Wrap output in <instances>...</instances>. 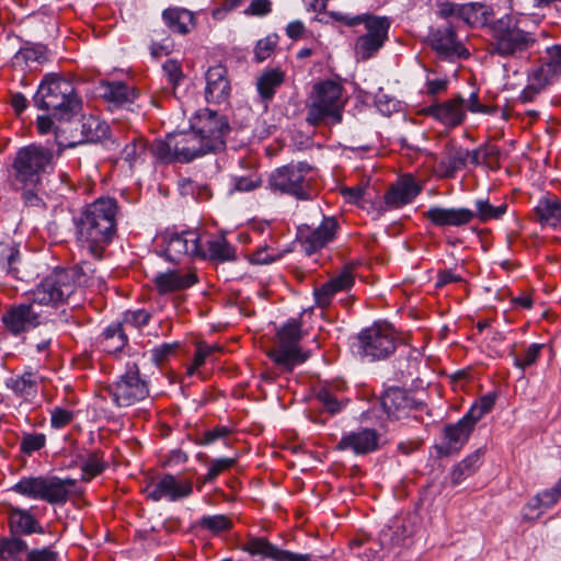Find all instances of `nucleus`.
<instances>
[{"label":"nucleus","instance_id":"4be33fe9","mask_svg":"<svg viewBox=\"0 0 561 561\" xmlns=\"http://www.w3.org/2000/svg\"><path fill=\"white\" fill-rule=\"evenodd\" d=\"M205 99L208 103L221 104L230 95V82L227 78V69L217 65L210 67L206 75Z\"/></svg>","mask_w":561,"mask_h":561},{"label":"nucleus","instance_id":"1a4fd4ad","mask_svg":"<svg viewBox=\"0 0 561 561\" xmlns=\"http://www.w3.org/2000/svg\"><path fill=\"white\" fill-rule=\"evenodd\" d=\"M310 171L311 167L307 162L284 165L270 175L268 185L273 191L294 195L298 199H310L311 192L306 180Z\"/></svg>","mask_w":561,"mask_h":561},{"label":"nucleus","instance_id":"0eeeda50","mask_svg":"<svg viewBox=\"0 0 561 561\" xmlns=\"http://www.w3.org/2000/svg\"><path fill=\"white\" fill-rule=\"evenodd\" d=\"M301 337L300 320H288L277 331V343L268 351L267 356L284 371H293L297 365L305 363L309 358V353L302 352L299 346Z\"/></svg>","mask_w":561,"mask_h":561},{"label":"nucleus","instance_id":"680f3d73","mask_svg":"<svg viewBox=\"0 0 561 561\" xmlns=\"http://www.w3.org/2000/svg\"><path fill=\"white\" fill-rule=\"evenodd\" d=\"M46 437L44 434H25L21 440V450L31 455L45 446Z\"/></svg>","mask_w":561,"mask_h":561},{"label":"nucleus","instance_id":"0e129e2a","mask_svg":"<svg viewBox=\"0 0 561 561\" xmlns=\"http://www.w3.org/2000/svg\"><path fill=\"white\" fill-rule=\"evenodd\" d=\"M187 460L188 455L185 451L182 449H172L165 455L162 465L171 469H176L184 466Z\"/></svg>","mask_w":561,"mask_h":561},{"label":"nucleus","instance_id":"72a5a7b5","mask_svg":"<svg viewBox=\"0 0 561 561\" xmlns=\"http://www.w3.org/2000/svg\"><path fill=\"white\" fill-rule=\"evenodd\" d=\"M101 90V95L115 106L130 104L137 96L136 90L122 81L104 82Z\"/></svg>","mask_w":561,"mask_h":561},{"label":"nucleus","instance_id":"2eb2a0df","mask_svg":"<svg viewBox=\"0 0 561 561\" xmlns=\"http://www.w3.org/2000/svg\"><path fill=\"white\" fill-rule=\"evenodd\" d=\"M162 240L165 256L171 262H180L183 257L196 259L201 250V232L197 230L167 232Z\"/></svg>","mask_w":561,"mask_h":561},{"label":"nucleus","instance_id":"09e8293b","mask_svg":"<svg viewBox=\"0 0 561 561\" xmlns=\"http://www.w3.org/2000/svg\"><path fill=\"white\" fill-rule=\"evenodd\" d=\"M147 151V142L140 137H134L129 142L125 145L121 152V158L126 161L129 167H133Z\"/></svg>","mask_w":561,"mask_h":561},{"label":"nucleus","instance_id":"6e6d98bb","mask_svg":"<svg viewBox=\"0 0 561 561\" xmlns=\"http://www.w3.org/2000/svg\"><path fill=\"white\" fill-rule=\"evenodd\" d=\"M278 43V36L272 34L265 38L260 39L254 48V56L257 62L266 60L275 50Z\"/></svg>","mask_w":561,"mask_h":561},{"label":"nucleus","instance_id":"7ed1b4c3","mask_svg":"<svg viewBox=\"0 0 561 561\" xmlns=\"http://www.w3.org/2000/svg\"><path fill=\"white\" fill-rule=\"evenodd\" d=\"M538 39L531 32L520 28L510 16L496 20L491 26L489 53L515 61H529Z\"/></svg>","mask_w":561,"mask_h":561},{"label":"nucleus","instance_id":"5701e85b","mask_svg":"<svg viewBox=\"0 0 561 561\" xmlns=\"http://www.w3.org/2000/svg\"><path fill=\"white\" fill-rule=\"evenodd\" d=\"M424 217L436 227H462L473 220L472 210L465 207L445 208L434 206L424 213Z\"/></svg>","mask_w":561,"mask_h":561},{"label":"nucleus","instance_id":"58836bf2","mask_svg":"<svg viewBox=\"0 0 561 561\" xmlns=\"http://www.w3.org/2000/svg\"><path fill=\"white\" fill-rule=\"evenodd\" d=\"M468 159V149L461 147L448 149L439 161V169L445 178L451 179L467 165Z\"/></svg>","mask_w":561,"mask_h":561},{"label":"nucleus","instance_id":"f257e3e1","mask_svg":"<svg viewBox=\"0 0 561 561\" xmlns=\"http://www.w3.org/2000/svg\"><path fill=\"white\" fill-rule=\"evenodd\" d=\"M116 201L101 197L73 217L77 242L82 251L94 259H102L116 233Z\"/></svg>","mask_w":561,"mask_h":561},{"label":"nucleus","instance_id":"423d86ee","mask_svg":"<svg viewBox=\"0 0 561 561\" xmlns=\"http://www.w3.org/2000/svg\"><path fill=\"white\" fill-rule=\"evenodd\" d=\"M150 152L165 163H188L208 153H215L193 129L169 134L165 139H157Z\"/></svg>","mask_w":561,"mask_h":561},{"label":"nucleus","instance_id":"ea45409f","mask_svg":"<svg viewBox=\"0 0 561 561\" xmlns=\"http://www.w3.org/2000/svg\"><path fill=\"white\" fill-rule=\"evenodd\" d=\"M560 495L561 493H536L525 505L523 517L528 520L539 518L559 501Z\"/></svg>","mask_w":561,"mask_h":561},{"label":"nucleus","instance_id":"f3484780","mask_svg":"<svg viewBox=\"0 0 561 561\" xmlns=\"http://www.w3.org/2000/svg\"><path fill=\"white\" fill-rule=\"evenodd\" d=\"M380 403L390 420L407 417L411 411H421L424 407L423 402L416 401L408 391L399 387L387 389L380 398Z\"/></svg>","mask_w":561,"mask_h":561},{"label":"nucleus","instance_id":"6ab92c4d","mask_svg":"<svg viewBox=\"0 0 561 561\" xmlns=\"http://www.w3.org/2000/svg\"><path fill=\"white\" fill-rule=\"evenodd\" d=\"M199 248L201 250H198L196 259L209 260L219 263L231 262L237 259L236 249L222 234L201 232Z\"/></svg>","mask_w":561,"mask_h":561},{"label":"nucleus","instance_id":"a211bd4d","mask_svg":"<svg viewBox=\"0 0 561 561\" xmlns=\"http://www.w3.org/2000/svg\"><path fill=\"white\" fill-rule=\"evenodd\" d=\"M431 46L437 53L439 58L455 61L466 59L469 51L457 39L456 33L451 27H443L434 31L431 35Z\"/></svg>","mask_w":561,"mask_h":561},{"label":"nucleus","instance_id":"f704fd0d","mask_svg":"<svg viewBox=\"0 0 561 561\" xmlns=\"http://www.w3.org/2000/svg\"><path fill=\"white\" fill-rule=\"evenodd\" d=\"M162 19L171 32L181 35L190 33L194 27V14L183 8L165 9Z\"/></svg>","mask_w":561,"mask_h":561},{"label":"nucleus","instance_id":"20e7f679","mask_svg":"<svg viewBox=\"0 0 561 561\" xmlns=\"http://www.w3.org/2000/svg\"><path fill=\"white\" fill-rule=\"evenodd\" d=\"M33 102L58 121H68L81 110V100L73 83L56 73L44 76Z\"/></svg>","mask_w":561,"mask_h":561},{"label":"nucleus","instance_id":"79ce46f5","mask_svg":"<svg viewBox=\"0 0 561 561\" xmlns=\"http://www.w3.org/2000/svg\"><path fill=\"white\" fill-rule=\"evenodd\" d=\"M316 399L322 405L323 411L331 415L343 411L350 401L348 398L339 392L333 386L321 388Z\"/></svg>","mask_w":561,"mask_h":561},{"label":"nucleus","instance_id":"a878e982","mask_svg":"<svg viewBox=\"0 0 561 561\" xmlns=\"http://www.w3.org/2000/svg\"><path fill=\"white\" fill-rule=\"evenodd\" d=\"M535 220L542 227L561 226V199L552 194L541 196L534 207Z\"/></svg>","mask_w":561,"mask_h":561},{"label":"nucleus","instance_id":"cd10ccee","mask_svg":"<svg viewBox=\"0 0 561 561\" xmlns=\"http://www.w3.org/2000/svg\"><path fill=\"white\" fill-rule=\"evenodd\" d=\"M76 481V479L55 476L25 478L9 491H66V488L75 485Z\"/></svg>","mask_w":561,"mask_h":561},{"label":"nucleus","instance_id":"5fc2aeb1","mask_svg":"<svg viewBox=\"0 0 561 561\" xmlns=\"http://www.w3.org/2000/svg\"><path fill=\"white\" fill-rule=\"evenodd\" d=\"M104 470V462L100 456L94 453L90 454L81 465V479L89 481L99 476Z\"/></svg>","mask_w":561,"mask_h":561},{"label":"nucleus","instance_id":"473e14b6","mask_svg":"<svg viewBox=\"0 0 561 561\" xmlns=\"http://www.w3.org/2000/svg\"><path fill=\"white\" fill-rule=\"evenodd\" d=\"M457 11L458 19L470 26H483L488 24L493 14L492 8L482 2L461 3Z\"/></svg>","mask_w":561,"mask_h":561},{"label":"nucleus","instance_id":"de8ad7c7","mask_svg":"<svg viewBox=\"0 0 561 561\" xmlns=\"http://www.w3.org/2000/svg\"><path fill=\"white\" fill-rule=\"evenodd\" d=\"M24 551H27V543L19 535L0 538V558L2 560L18 559L16 557Z\"/></svg>","mask_w":561,"mask_h":561},{"label":"nucleus","instance_id":"a18cd8bd","mask_svg":"<svg viewBox=\"0 0 561 561\" xmlns=\"http://www.w3.org/2000/svg\"><path fill=\"white\" fill-rule=\"evenodd\" d=\"M236 463V458L221 457L209 461L207 472L196 480V488L201 489L213 483L221 473L228 471Z\"/></svg>","mask_w":561,"mask_h":561},{"label":"nucleus","instance_id":"9b49d317","mask_svg":"<svg viewBox=\"0 0 561 561\" xmlns=\"http://www.w3.org/2000/svg\"><path fill=\"white\" fill-rule=\"evenodd\" d=\"M107 391L118 407H130L149 394L147 382L140 378L136 363H128L125 374L108 386Z\"/></svg>","mask_w":561,"mask_h":561},{"label":"nucleus","instance_id":"a19ab883","mask_svg":"<svg viewBox=\"0 0 561 561\" xmlns=\"http://www.w3.org/2000/svg\"><path fill=\"white\" fill-rule=\"evenodd\" d=\"M474 210H472L473 219H479L480 222H488L490 220H499L501 219L508 209V204L506 202H501L499 204H493L489 199L485 198H477L473 202Z\"/></svg>","mask_w":561,"mask_h":561},{"label":"nucleus","instance_id":"4468645a","mask_svg":"<svg viewBox=\"0 0 561 561\" xmlns=\"http://www.w3.org/2000/svg\"><path fill=\"white\" fill-rule=\"evenodd\" d=\"M367 33L357 38L355 51L358 58L367 60L371 58L388 38L390 21L386 16L367 14L363 21Z\"/></svg>","mask_w":561,"mask_h":561},{"label":"nucleus","instance_id":"aec40b11","mask_svg":"<svg viewBox=\"0 0 561 561\" xmlns=\"http://www.w3.org/2000/svg\"><path fill=\"white\" fill-rule=\"evenodd\" d=\"M379 433L374 428H359L346 433L336 445L341 451H352L355 455H367L379 448Z\"/></svg>","mask_w":561,"mask_h":561},{"label":"nucleus","instance_id":"37998d69","mask_svg":"<svg viewBox=\"0 0 561 561\" xmlns=\"http://www.w3.org/2000/svg\"><path fill=\"white\" fill-rule=\"evenodd\" d=\"M101 344L107 353L122 351L127 344L124 324L119 322L110 324L102 333Z\"/></svg>","mask_w":561,"mask_h":561},{"label":"nucleus","instance_id":"c03bdc74","mask_svg":"<svg viewBox=\"0 0 561 561\" xmlns=\"http://www.w3.org/2000/svg\"><path fill=\"white\" fill-rule=\"evenodd\" d=\"M81 134L87 142H100L108 137L110 126L96 116L83 118Z\"/></svg>","mask_w":561,"mask_h":561},{"label":"nucleus","instance_id":"f03ea898","mask_svg":"<svg viewBox=\"0 0 561 561\" xmlns=\"http://www.w3.org/2000/svg\"><path fill=\"white\" fill-rule=\"evenodd\" d=\"M93 273L94 268L85 261L70 268H55L28 295L41 309L57 308L68 302L78 287L88 285Z\"/></svg>","mask_w":561,"mask_h":561},{"label":"nucleus","instance_id":"ddd939ff","mask_svg":"<svg viewBox=\"0 0 561 561\" xmlns=\"http://www.w3.org/2000/svg\"><path fill=\"white\" fill-rule=\"evenodd\" d=\"M397 348V337L388 324H374L358 334V350L363 356L383 359Z\"/></svg>","mask_w":561,"mask_h":561},{"label":"nucleus","instance_id":"412c9836","mask_svg":"<svg viewBox=\"0 0 561 561\" xmlns=\"http://www.w3.org/2000/svg\"><path fill=\"white\" fill-rule=\"evenodd\" d=\"M337 228L339 224L334 217H323L321 224L307 234L300 231L306 253L311 255L318 250L327 247L335 238Z\"/></svg>","mask_w":561,"mask_h":561},{"label":"nucleus","instance_id":"4c0bfd02","mask_svg":"<svg viewBox=\"0 0 561 561\" xmlns=\"http://www.w3.org/2000/svg\"><path fill=\"white\" fill-rule=\"evenodd\" d=\"M5 385L16 396L22 397L26 401H32L38 391L36 377L33 373H24L7 379Z\"/></svg>","mask_w":561,"mask_h":561},{"label":"nucleus","instance_id":"8fccbe9b","mask_svg":"<svg viewBox=\"0 0 561 561\" xmlns=\"http://www.w3.org/2000/svg\"><path fill=\"white\" fill-rule=\"evenodd\" d=\"M233 190L238 192H252L261 186L262 178L260 173L251 169L247 174L232 175Z\"/></svg>","mask_w":561,"mask_h":561},{"label":"nucleus","instance_id":"b1692460","mask_svg":"<svg viewBox=\"0 0 561 561\" xmlns=\"http://www.w3.org/2000/svg\"><path fill=\"white\" fill-rule=\"evenodd\" d=\"M245 549L251 554H261L274 561H314L311 554L280 549L265 538H251L247 542Z\"/></svg>","mask_w":561,"mask_h":561},{"label":"nucleus","instance_id":"e2e57ef3","mask_svg":"<svg viewBox=\"0 0 561 561\" xmlns=\"http://www.w3.org/2000/svg\"><path fill=\"white\" fill-rule=\"evenodd\" d=\"M150 319V313L145 309H137L133 311H127L124 317V324L131 325L136 328H141L148 324Z\"/></svg>","mask_w":561,"mask_h":561},{"label":"nucleus","instance_id":"e433bc0d","mask_svg":"<svg viewBox=\"0 0 561 561\" xmlns=\"http://www.w3.org/2000/svg\"><path fill=\"white\" fill-rule=\"evenodd\" d=\"M484 448H478L469 454L460 462L455 465L450 472V479L454 485L460 484L467 478L472 476L482 465Z\"/></svg>","mask_w":561,"mask_h":561},{"label":"nucleus","instance_id":"603ef678","mask_svg":"<svg viewBox=\"0 0 561 561\" xmlns=\"http://www.w3.org/2000/svg\"><path fill=\"white\" fill-rule=\"evenodd\" d=\"M557 78L558 75L552 72V69L545 62L531 71L528 76V81L543 90Z\"/></svg>","mask_w":561,"mask_h":561},{"label":"nucleus","instance_id":"13d9d810","mask_svg":"<svg viewBox=\"0 0 561 561\" xmlns=\"http://www.w3.org/2000/svg\"><path fill=\"white\" fill-rule=\"evenodd\" d=\"M231 433L227 426H216L211 430L205 431L202 435L194 439V443L198 446L211 445L216 440L226 439Z\"/></svg>","mask_w":561,"mask_h":561},{"label":"nucleus","instance_id":"4d7b16f0","mask_svg":"<svg viewBox=\"0 0 561 561\" xmlns=\"http://www.w3.org/2000/svg\"><path fill=\"white\" fill-rule=\"evenodd\" d=\"M221 346L218 344H207L199 342L196 344V352L194 355L193 367L188 369L190 374H193L195 369L201 367L205 360L210 357L215 352H220Z\"/></svg>","mask_w":561,"mask_h":561},{"label":"nucleus","instance_id":"bb28decb","mask_svg":"<svg viewBox=\"0 0 561 561\" xmlns=\"http://www.w3.org/2000/svg\"><path fill=\"white\" fill-rule=\"evenodd\" d=\"M153 282L160 294H169L192 287L197 282V276L192 271H168L157 274Z\"/></svg>","mask_w":561,"mask_h":561},{"label":"nucleus","instance_id":"c756f323","mask_svg":"<svg viewBox=\"0 0 561 561\" xmlns=\"http://www.w3.org/2000/svg\"><path fill=\"white\" fill-rule=\"evenodd\" d=\"M420 191L419 185L411 179L392 185L385 194L386 209L399 208L411 203Z\"/></svg>","mask_w":561,"mask_h":561},{"label":"nucleus","instance_id":"3c124183","mask_svg":"<svg viewBox=\"0 0 561 561\" xmlns=\"http://www.w3.org/2000/svg\"><path fill=\"white\" fill-rule=\"evenodd\" d=\"M495 394L488 393L480 398L465 414L470 421L477 424L495 404Z\"/></svg>","mask_w":561,"mask_h":561},{"label":"nucleus","instance_id":"393cba45","mask_svg":"<svg viewBox=\"0 0 561 561\" xmlns=\"http://www.w3.org/2000/svg\"><path fill=\"white\" fill-rule=\"evenodd\" d=\"M427 113L446 126L455 127L462 123L466 111L461 95L428 107Z\"/></svg>","mask_w":561,"mask_h":561},{"label":"nucleus","instance_id":"c85d7f7f","mask_svg":"<svg viewBox=\"0 0 561 561\" xmlns=\"http://www.w3.org/2000/svg\"><path fill=\"white\" fill-rule=\"evenodd\" d=\"M45 46L41 44L26 43L12 58V66L20 71H35L38 66L47 61Z\"/></svg>","mask_w":561,"mask_h":561},{"label":"nucleus","instance_id":"69168bd1","mask_svg":"<svg viewBox=\"0 0 561 561\" xmlns=\"http://www.w3.org/2000/svg\"><path fill=\"white\" fill-rule=\"evenodd\" d=\"M26 561H58V553L47 547L32 549L26 553Z\"/></svg>","mask_w":561,"mask_h":561},{"label":"nucleus","instance_id":"39448f33","mask_svg":"<svg viewBox=\"0 0 561 561\" xmlns=\"http://www.w3.org/2000/svg\"><path fill=\"white\" fill-rule=\"evenodd\" d=\"M344 105L343 87L340 83L333 80L318 82L309 96L306 122L312 126L340 124Z\"/></svg>","mask_w":561,"mask_h":561},{"label":"nucleus","instance_id":"f8f14e48","mask_svg":"<svg viewBox=\"0 0 561 561\" xmlns=\"http://www.w3.org/2000/svg\"><path fill=\"white\" fill-rule=\"evenodd\" d=\"M1 321L5 330L18 336L24 332L33 330L46 321L43 310L27 295L26 300L10 306L1 316Z\"/></svg>","mask_w":561,"mask_h":561},{"label":"nucleus","instance_id":"2f4dec72","mask_svg":"<svg viewBox=\"0 0 561 561\" xmlns=\"http://www.w3.org/2000/svg\"><path fill=\"white\" fill-rule=\"evenodd\" d=\"M21 263L19 245L9 238L0 240V272L20 279Z\"/></svg>","mask_w":561,"mask_h":561},{"label":"nucleus","instance_id":"dca6fc26","mask_svg":"<svg viewBox=\"0 0 561 561\" xmlns=\"http://www.w3.org/2000/svg\"><path fill=\"white\" fill-rule=\"evenodd\" d=\"M476 424L463 415L456 423L446 424L442 431V442L435 446L443 457L459 453L469 440Z\"/></svg>","mask_w":561,"mask_h":561},{"label":"nucleus","instance_id":"49530a36","mask_svg":"<svg viewBox=\"0 0 561 561\" xmlns=\"http://www.w3.org/2000/svg\"><path fill=\"white\" fill-rule=\"evenodd\" d=\"M194 526L201 530H206L211 534H219L229 530L232 526V523L226 515H205L199 518Z\"/></svg>","mask_w":561,"mask_h":561},{"label":"nucleus","instance_id":"7c9ffc66","mask_svg":"<svg viewBox=\"0 0 561 561\" xmlns=\"http://www.w3.org/2000/svg\"><path fill=\"white\" fill-rule=\"evenodd\" d=\"M9 526L11 535L44 534V528L30 511L18 507L10 510Z\"/></svg>","mask_w":561,"mask_h":561},{"label":"nucleus","instance_id":"864d4df0","mask_svg":"<svg viewBox=\"0 0 561 561\" xmlns=\"http://www.w3.org/2000/svg\"><path fill=\"white\" fill-rule=\"evenodd\" d=\"M328 283H330L337 293L348 291L355 283L352 266H344L335 276L328 280Z\"/></svg>","mask_w":561,"mask_h":561},{"label":"nucleus","instance_id":"bf43d9fd","mask_svg":"<svg viewBox=\"0 0 561 561\" xmlns=\"http://www.w3.org/2000/svg\"><path fill=\"white\" fill-rule=\"evenodd\" d=\"M542 344L534 343L530 344L523 353L522 356H514V365L522 370L531 366L538 358Z\"/></svg>","mask_w":561,"mask_h":561},{"label":"nucleus","instance_id":"338daca9","mask_svg":"<svg viewBox=\"0 0 561 561\" xmlns=\"http://www.w3.org/2000/svg\"><path fill=\"white\" fill-rule=\"evenodd\" d=\"M162 70L168 77L169 82L173 85H176L182 78L181 66L176 60L168 59L163 64Z\"/></svg>","mask_w":561,"mask_h":561},{"label":"nucleus","instance_id":"c9c22d12","mask_svg":"<svg viewBox=\"0 0 561 561\" xmlns=\"http://www.w3.org/2000/svg\"><path fill=\"white\" fill-rule=\"evenodd\" d=\"M285 72L279 68L264 70L256 79V90L260 98L265 102H271L276 90L284 83Z\"/></svg>","mask_w":561,"mask_h":561},{"label":"nucleus","instance_id":"774afa93","mask_svg":"<svg viewBox=\"0 0 561 561\" xmlns=\"http://www.w3.org/2000/svg\"><path fill=\"white\" fill-rule=\"evenodd\" d=\"M548 61L546 62L552 72H556L558 77L561 73V45H553L547 48Z\"/></svg>","mask_w":561,"mask_h":561},{"label":"nucleus","instance_id":"6e6552de","mask_svg":"<svg viewBox=\"0 0 561 561\" xmlns=\"http://www.w3.org/2000/svg\"><path fill=\"white\" fill-rule=\"evenodd\" d=\"M53 150L30 145L21 148L13 162L14 179L23 187H35L53 162Z\"/></svg>","mask_w":561,"mask_h":561},{"label":"nucleus","instance_id":"9d476101","mask_svg":"<svg viewBox=\"0 0 561 561\" xmlns=\"http://www.w3.org/2000/svg\"><path fill=\"white\" fill-rule=\"evenodd\" d=\"M190 128L198 134L215 153L225 149V138L230 131V126L224 115L209 108L199 110L190 119Z\"/></svg>","mask_w":561,"mask_h":561},{"label":"nucleus","instance_id":"052dcab7","mask_svg":"<svg viewBox=\"0 0 561 561\" xmlns=\"http://www.w3.org/2000/svg\"><path fill=\"white\" fill-rule=\"evenodd\" d=\"M336 294H337V291L328 282L322 284L319 287H316L313 289V298H314L316 306L321 309L328 308L331 305L332 299Z\"/></svg>","mask_w":561,"mask_h":561}]
</instances>
